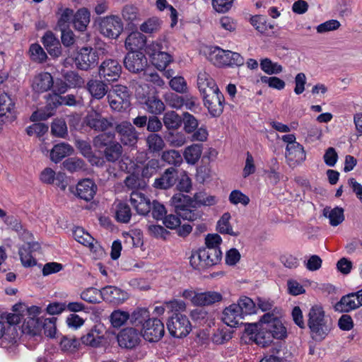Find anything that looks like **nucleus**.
<instances>
[{
    "mask_svg": "<svg viewBox=\"0 0 362 362\" xmlns=\"http://www.w3.org/2000/svg\"><path fill=\"white\" fill-rule=\"evenodd\" d=\"M259 322L260 328L255 334L254 341L257 345L262 347H267L273 342L275 338L269 330L264 329V323L260 321Z\"/></svg>",
    "mask_w": 362,
    "mask_h": 362,
    "instance_id": "f704fd0d",
    "label": "nucleus"
},
{
    "mask_svg": "<svg viewBox=\"0 0 362 362\" xmlns=\"http://www.w3.org/2000/svg\"><path fill=\"white\" fill-rule=\"evenodd\" d=\"M148 149L153 153H157L163 149L165 142L162 136L156 133L150 134L146 137Z\"/></svg>",
    "mask_w": 362,
    "mask_h": 362,
    "instance_id": "a19ab883",
    "label": "nucleus"
},
{
    "mask_svg": "<svg viewBox=\"0 0 362 362\" xmlns=\"http://www.w3.org/2000/svg\"><path fill=\"white\" fill-rule=\"evenodd\" d=\"M151 57L153 64L159 70L165 69L172 60L168 53L160 51L152 53Z\"/></svg>",
    "mask_w": 362,
    "mask_h": 362,
    "instance_id": "49530a36",
    "label": "nucleus"
},
{
    "mask_svg": "<svg viewBox=\"0 0 362 362\" xmlns=\"http://www.w3.org/2000/svg\"><path fill=\"white\" fill-rule=\"evenodd\" d=\"M53 78L48 72H42L36 75L33 81V89L37 93H44L53 86Z\"/></svg>",
    "mask_w": 362,
    "mask_h": 362,
    "instance_id": "5701e85b",
    "label": "nucleus"
},
{
    "mask_svg": "<svg viewBox=\"0 0 362 362\" xmlns=\"http://www.w3.org/2000/svg\"><path fill=\"white\" fill-rule=\"evenodd\" d=\"M261 69L269 75L278 74L283 70L282 66L276 62H273L271 59L265 58L260 62Z\"/></svg>",
    "mask_w": 362,
    "mask_h": 362,
    "instance_id": "13d9d810",
    "label": "nucleus"
},
{
    "mask_svg": "<svg viewBox=\"0 0 362 362\" xmlns=\"http://www.w3.org/2000/svg\"><path fill=\"white\" fill-rule=\"evenodd\" d=\"M167 328L171 336L182 338L186 337L191 331V324L186 315L174 314L168 320Z\"/></svg>",
    "mask_w": 362,
    "mask_h": 362,
    "instance_id": "20e7f679",
    "label": "nucleus"
},
{
    "mask_svg": "<svg viewBox=\"0 0 362 362\" xmlns=\"http://www.w3.org/2000/svg\"><path fill=\"white\" fill-rule=\"evenodd\" d=\"M251 24L257 30L259 33L265 34L269 29L273 28V25L267 23L266 19L262 16H255L250 18Z\"/></svg>",
    "mask_w": 362,
    "mask_h": 362,
    "instance_id": "338daca9",
    "label": "nucleus"
},
{
    "mask_svg": "<svg viewBox=\"0 0 362 362\" xmlns=\"http://www.w3.org/2000/svg\"><path fill=\"white\" fill-rule=\"evenodd\" d=\"M203 99L204 105L211 116L218 117L223 112L225 99L219 90L215 92L209 90V93Z\"/></svg>",
    "mask_w": 362,
    "mask_h": 362,
    "instance_id": "9b49d317",
    "label": "nucleus"
},
{
    "mask_svg": "<svg viewBox=\"0 0 362 362\" xmlns=\"http://www.w3.org/2000/svg\"><path fill=\"white\" fill-rule=\"evenodd\" d=\"M103 299L113 304H121L128 298L127 292L112 286H107L100 290Z\"/></svg>",
    "mask_w": 362,
    "mask_h": 362,
    "instance_id": "f3484780",
    "label": "nucleus"
},
{
    "mask_svg": "<svg viewBox=\"0 0 362 362\" xmlns=\"http://www.w3.org/2000/svg\"><path fill=\"white\" fill-rule=\"evenodd\" d=\"M81 341L75 337L64 336L60 341V347L64 352H75L80 349Z\"/></svg>",
    "mask_w": 362,
    "mask_h": 362,
    "instance_id": "5fc2aeb1",
    "label": "nucleus"
},
{
    "mask_svg": "<svg viewBox=\"0 0 362 362\" xmlns=\"http://www.w3.org/2000/svg\"><path fill=\"white\" fill-rule=\"evenodd\" d=\"M1 339V346L8 350L9 353L16 354L18 346V340L16 333L4 334Z\"/></svg>",
    "mask_w": 362,
    "mask_h": 362,
    "instance_id": "6e6d98bb",
    "label": "nucleus"
},
{
    "mask_svg": "<svg viewBox=\"0 0 362 362\" xmlns=\"http://www.w3.org/2000/svg\"><path fill=\"white\" fill-rule=\"evenodd\" d=\"M29 55L30 59L37 63H44L47 59V53L43 48L37 43L32 44L29 48Z\"/></svg>",
    "mask_w": 362,
    "mask_h": 362,
    "instance_id": "3c124183",
    "label": "nucleus"
},
{
    "mask_svg": "<svg viewBox=\"0 0 362 362\" xmlns=\"http://www.w3.org/2000/svg\"><path fill=\"white\" fill-rule=\"evenodd\" d=\"M122 15L130 27H135L141 21L138 8L132 5H126L122 9Z\"/></svg>",
    "mask_w": 362,
    "mask_h": 362,
    "instance_id": "2f4dec72",
    "label": "nucleus"
},
{
    "mask_svg": "<svg viewBox=\"0 0 362 362\" xmlns=\"http://www.w3.org/2000/svg\"><path fill=\"white\" fill-rule=\"evenodd\" d=\"M178 179V172L174 167L167 168L160 177L155 179L153 187L159 189H168L173 187Z\"/></svg>",
    "mask_w": 362,
    "mask_h": 362,
    "instance_id": "dca6fc26",
    "label": "nucleus"
},
{
    "mask_svg": "<svg viewBox=\"0 0 362 362\" xmlns=\"http://www.w3.org/2000/svg\"><path fill=\"white\" fill-rule=\"evenodd\" d=\"M86 88L94 99H102L108 91V86L102 80L91 78L86 86Z\"/></svg>",
    "mask_w": 362,
    "mask_h": 362,
    "instance_id": "b1692460",
    "label": "nucleus"
},
{
    "mask_svg": "<svg viewBox=\"0 0 362 362\" xmlns=\"http://www.w3.org/2000/svg\"><path fill=\"white\" fill-rule=\"evenodd\" d=\"M144 109L153 115H160L165 110V105L156 94L148 95L143 103Z\"/></svg>",
    "mask_w": 362,
    "mask_h": 362,
    "instance_id": "4be33fe9",
    "label": "nucleus"
},
{
    "mask_svg": "<svg viewBox=\"0 0 362 362\" xmlns=\"http://www.w3.org/2000/svg\"><path fill=\"white\" fill-rule=\"evenodd\" d=\"M147 58L142 52H129L124 57V67L132 73H139L146 71Z\"/></svg>",
    "mask_w": 362,
    "mask_h": 362,
    "instance_id": "ddd939ff",
    "label": "nucleus"
},
{
    "mask_svg": "<svg viewBox=\"0 0 362 362\" xmlns=\"http://www.w3.org/2000/svg\"><path fill=\"white\" fill-rule=\"evenodd\" d=\"M146 38L140 32H132L125 40V47L130 52H139L146 45Z\"/></svg>",
    "mask_w": 362,
    "mask_h": 362,
    "instance_id": "a878e982",
    "label": "nucleus"
},
{
    "mask_svg": "<svg viewBox=\"0 0 362 362\" xmlns=\"http://www.w3.org/2000/svg\"><path fill=\"white\" fill-rule=\"evenodd\" d=\"M202 153V144H192L185 148L184 158L187 163L194 165L199 160Z\"/></svg>",
    "mask_w": 362,
    "mask_h": 362,
    "instance_id": "c9c22d12",
    "label": "nucleus"
},
{
    "mask_svg": "<svg viewBox=\"0 0 362 362\" xmlns=\"http://www.w3.org/2000/svg\"><path fill=\"white\" fill-rule=\"evenodd\" d=\"M122 73V66L115 59L105 60L99 66L100 78L107 82H115L118 80Z\"/></svg>",
    "mask_w": 362,
    "mask_h": 362,
    "instance_id": "1a4fd4ad",
    "label": "nucleus"
},
{
    "mask_svg": "<svg viewBox=\"0 0 362 362\" xmlns=\"http://www.w3.org/2000/svg\"><path fill=\"white\" fill-rule=\"evenodd\" d=\"M4 223L18 233L21 234L23 233L22 235L23 240L33 238V234L23 228L21 221L16 217L8 216V218H5Z\"/></svg>",
    "mask_w": 362,
    "mask_h": 362,
    "instance_id": "4c0bfd02",
    "label": "nucleus"
},
{
    "mask_svg": "<svg viewBox=\"0 0 362 362\" xmlns=\"http://www.w3.org/2000/svg\"><path fill=\"white\" fill-rule=\"evenodd\" d=\"M90 13L86 8H79L74 14L73 24L76 30L83 32L90 23Z\"/></svg>",
    "mask_w": 362,
    "mask_h": 362,
    "instance_id": "cd10ccee",
    "label": "nucleus"
},
{
    "mask_svg": "<svg viewBox=\"0 0 362 362\" xmlns=\"http://www.w3.org/2000/svg\"><path fill=\"white\" fill-rule=\"evenodd\" d=\"M122 153V147L117 141L112 143L105 148V157L109 162H115L119 159Z\"/></svg>",
    "mask_w": 362,
    "mask_h": 362,
    "instance_id": "de8ad7c7",
    "label": "nucleus"
},
{
    "mask_svg": "<svg viewBox=\"0 0 362 362\" xmlns=\"http://www.w3.org/2000/svg\"><path fill=\"white\" fill-rule=\"evenodd\" d=\"M127 87L117 86L113 93H110L107 96L108 103L112 110L120 112L126 109L129 105Z\"/></svg>",
    "mask_w": 362,
    "mask_h": 362,
    "instance_id": "f8f14e48",
    "label": "nucleus"
},
{
    "mask_svg": "<svg viewBox=\"0 0 362 362\" xmlns=\"http://www.w3.org/2000/svg\"><path fill=\"white\" fill-rule=\"evenodd\" d=\"M161 159L163 161L174 165H178L182 161L180 152L176 150L163 151L161 156Z\"/></svg>",
    "mask_w": 362,
    "mask_h": 362,
    "instance_id": "774afa93",
    "label": "nucleus"
},
{
    "mask_svg": "<svg viewBox=\"0 0 362 362\" xmlns=\"http://www.w3.org/2000/svg\"><path fill=\"white\" fill-rule=\"evenodd\" d=\"M99 59L98 52L90 47H83L75 58L77 69L88 71L95 67Z\"/></svg>",
    "mask_w": 362,
    "mask_h": 362,
    "instance_id": "39448f33",
    "label": "nucleus"
},
{
    "mask_svg": "<svg viewBox=\"0 0 362 362\" xmlns=\"http://www.w3.org/2000/svg\"><path fill=\"white\" fill-rule=\"evenodd\" d=\"M238 310L242 313L243 317L245 315H252L255 313L256 303L251 298L244 296L240 298L238 303Z\"/></svg>",
    "mask_w": 362,
    "mask_h": 362,
    "instance_id": "09e8293b",
    "label": "nucleus"
},
{
    "mask_svg": "<svg viewBox=\"0 0 362 362\" xmlns=\"http://www.w3.org/2000/svg\"><path fill=\"white\" fill-rule=\"evenodd\" d=\"M129 319H130L129 313L121 310H114L110 316L111 325L115 328H119L124 325Z\"/></svg>",
    "mask_w": 362,
    "mask_h": 362,
    "instance_id": "603ef678",
    "label": "nucleus"
},
{
    "mask_svg": "<svg viewBox=\"0 0 362 362\" xmlns=\"http://www.w3.org/2000/svg\"><path fill=\"white\" fill-rule=\"evenodd\" d=\"M171 202L175 209V212L178 214L181 210L187 209L188 205L193 204V199L188 195L178 193L173 196Z\"/></svg>",
    "mask_w": 362,
    "mask_h": 362,
    "instance_id": "ea45409f",
    "label": "nucleus"
},
{
    "mask_svg": "<svg viewBox=\"0 0 362 362\" xmlns=\"http://www.w3.org/2000/svg\"><path fill=\"white\" fill-rule=\"evenodd\" d=\"M51 132L55 136L65 138L68 134L66 122L62 119L54 120L51 126Z\"/></svg>",
    "mask_w": 362,
    "mask_h": 362,
    "instance_id": "680f3d73",
    "label": "nucleus"
},
{
    "mask_svg": "<svg viewBox=\"0 0 362 362\" xmlns=\"http://www.w3.org/2000/svg\"><path fill=\"white\" fill-rule=\"evenodd\" d=\"M197 86L203 97L206 96L207 93H209V90L213 92L219 90L215 81L205 71L200 72L198 74Z\"/></svg>",
    "mask_w": 362,
    "mask_h": 362,
    "instance_id": "393cba45",
    "label": "nucleus"
},
{
    "mask_svg": "<svg viewBox=\"0 0 362 362\" xmlns=\"http://www.w3.org/2000/svg\"><path fill=\"white\" fill-rule=\"evenodd\" d=\"M73 236L77 242L85 246H93V238L82 228H76L73 231Z\"/></svg>",
    "mask_w": 362,
    "mask_h": 362,
    "instance_id": "4d7b16f0",
    "label": "nucleus"
},
{
    "mask_svg": "<svg viewBox=\"0 0 362 362\" xmlns=\"http://www.w3.org/2000/svg\"><path fill=\"white\" fill-rule=\"evenodd\" d=\"M124 182L126 187L132 192H138V189H144L147 185L142 177L140 178L138 175L134 173L128 175Z\"/></svg>",
    "mask_w": 362,
    "mask_h": 362,
    "instance_id": "a18cd8bd",
    "label": "nucleus"
},
{
    "mask_svg": "<svg viewBox=\"0 0 362 362\" xmlns=\"http://www.w3.org/2000/svg\"><path fill=\"white\" fill-rule=\"evenodd\" d=\"M101 339L100 332L95 328L91 329L86 334L81 337V341L83 344L92 347L99 346Z\"/></svg>",
    "mask_w": 362,
    "mask_h": 362,
    "instance_id": "864d4df0",
    "label": "nucleus"
},
{
    "mask_svg": "<svg viewBox=\"0 0 362 362\" xmlns=\"http://www.w3.org/2000/svg\"><path fill=\"white\" fill-rule=\"evenodd\" d=\"M163 97L166 103L172 108L180 109L184 106V96L168 92Z\"/></svg>",
    "mask_w": 362,
    "mask_h": 362,
    "instance_id": "e2e57ef3",
    "label": "nucleus"
},
{
    "mask_svg": "<svg viewBox=\"0 0 362 362\" xmlns=\"http://www.w3.org/2000/svg\"><path fill=\"white\" fill-rule=\"evenodd\" d=\"M150 313L148 310L146 308H136L130 315V320L132 324L136 326L141 325L144 326V324L151 319Z\"/></svg>",
    "mask_w": 362,
    "mask_h": 362,
    "instance_id": "37998d69",
    "label": "nucleus"
},
{
    "mask_svg": "<svg viewBox=\"0 0 362 362\" xmlns=\"http://www.w3.org/2000/svg\"><path fill=\"white\" fill-rule=\"evenodd\" d=\"M260 322L264 323V329L269 330L275 339H282L286 337V327L281 320L274 314L269 313L264 314L261 317Z\"/></svg>",
    "mask_w": 362,
    "mask_h": 362,
    "instance_id": "6e6552de",
    "label": "nucleus"
},
{
    "mask_svg": "<svg viewBox=\"0 0 362 362\" xmlns=\"http://www.w3.org/2000/svg\"><path fill=\"white\" fill-rule=\"evenodd\" d=\"M305 132L303 134L305 136V140L308 142H313L320 139L322 135V129L315 124H310L304 129Z\"/></svg>",
    "mask_w": 362,
    "mask_h": 362,
    "instance_id": "69168bd1",
    "label": "nucleus"
},
{
    "mask_svg": "<svg viewBox=\"0 0 362 362\" xmlns=\"http://www.w3.org/2000/svg\"><path fill=\"white\" fill-rule=\"evenodd\" d=\"M323 215L329 218V224L332 226H337L344 220V209L339 206L333 209L326 206L323 209Z\"/></svg>",
    "mask_w": 362,
    "mask_h": 362,
    "instance_id": "7c9ffc66",
    "label": "nucleus"
},
{
    "mask_svg": "<svg viewBox=\"0 0 362 362\" xmlns=\"http://www.w3.org/2000/svg\"><path fill=\"white\" fill-rule=\"evenodd\" d=\"M73 151V148L69 144L63 142L56 144L50 151V159L57 163L66 156L71 155Z\"/></svg>",
    "mask_w": 362,
    "mask_h": 362,
    "instance_id": "c85d7f7f",
    "label": "nucleus"
},
{
    "mask_svg": "<svg viewBox=\"0 0 362 362\" xmlns=\"http://www.w3.org/2000/svg\"><path fill=\"white\" fill-rule=\"evenodd\" d=\"M231 216L230 213H224L217 222V230L221 234H228L232 236H238V233L233 230V227L230 223Z\"/></svg>",
    "mask_w": 362,
    "mask_h": 362,
    "instance_id": "e433bc0d",
    "label": "nucleus"
},
{
    "mask_svg": "<svg viewBox=\"0 0 362 362\" xmlns=\"http://www.w3.org/2000/svg\"><path fill=\"white\" fill-rule=\"evenodd\" d=\"M41 41L51 57L57 58L61 55L62 47L59 40L52 32L47 31L42 36Z\"/></svg>",
    "mask_w": 362,
    "mask_h": 362,
    "instance_id": "412c9836",
    "label": "nucleus"
},
{
    "mask_svg": "<svg viewBox=\"0 0 362 362\" xmlns=\"http://www.w3.org/2000/svg\"><path fill=\"white\" fill-rule=\"evenodd\" d=\"M235 303H233L226 307L223 311V322L230 327H238L239 324H242L240 321L244 317L242 315V313H240Z\"/></svg>",
    "mask_w": 362,
    "mask_h": 362,
    "instance_id": "aec40b11",
    "label": "nucleus"
},
{
    "mask_svg": "<svg viewBox=\"0 0 362 362\" xmlns=\"http://www.w3.org/2000/svg\"><path fill=\"white\" fill-rule=\"evenodd\" d=\"M98 24L100 33L110 39H117L123 31L122 20L115 15L100 18Z\"/></svg>",
    "mask_w": 362,
    "mask_h": 362,
    "instance_id": "7ed1b4c3",
    "label": "nucleus"
},
{
    "mask_svg": "<svg viewBox=\"0 0 362 362\" xmlns=\"http://www.w3.org/2000/svg\"><path fill=\"white\" fill-rule=\"evenodd\" d=\"M362 306V288L355 293L343 296L334 305L336 311L349 313Z\"/></svg>",
    "mask_w": 362,
    "mask_h": 362,
    "instance_id": "9d476101",
    "label": "nucleus"
},
{
    "mask_svg": "<svg viewBox=\"0 0 362 362\" xmlns=\"http://www.w3.org/2000/svg\"><path fill=\"white\" fill-rule=\"evenodd\" d=\"M210 58L217 66H240L244 64V58L238 52L225 50L218 47L210 53Z\"/></svg>",
    "mask_w": 362,
    "mask_h": 362,
    "instance_id": "f03ea898",
    "label": "nucleus"
},
{
    "mask_svg": "<svg viewBox=\"0 0 362 362\" xmlns=\"http://www.w3.org/2000/svg\"><path fill=\"white\" fill-rule=\"evenodd\" d=\"M64 78L69 87L78 88L84 84L83 78L76 71H69L66 72Z\"/></svg>",
    "mask_w": 362,
    "mask_h": 362,
    "instance_id": "0e129e2a",
    "label": "nucleus"
},
{
    "mask_svg": "<svg viewBox=\"0 0 362 362\" xmlns=\"http://www.w3.org/2000/svg\"><path fill=\"white\" fill-rule=\"evenodd\" d=\"M160 169V162L158 159L151 158L148 160L142 167L141 175L144 180H149L153 175L157 173Z\"/></svg>",
    "mask_w": 362,
    "mask_h": 362,
    "instance_id": "79ce46f5",
    "label": "nucleus"
},
{
    "mask_svg": "<svg viewBox=\"0 0 362 362\" xmlns=\"http://www.w3.org/2000/svg\"><path fill=\"white\" fill-rule=\"evenodd\" d=\"M308 326L312 339L316 341H322L332 329V323L325 318V311L319 305H314L310 309Z\"/></svg>",
    "mask_w": 362,
    "mask_h": 362,
    "instance_id": "f257e3e1",
    "label": "nucleus"
},
{
    "mask_svg": "<svg viewBox=\"0 0 362 362\" xmlns=\"http://www.w3.org/2000/svg\"><path fill=\"white\" fill-rule=\"evenodd\" d=\"M76 194L81 199L86 202L92 200L97 191V185L90 179H84L78 182Z\"/></svg>",
    "mask_w": 362,
    "mask_h": 362,
    "instance_id": "a211bd4d",
    "label": "nucleus"
},
{
    "mask_svg": "<svg viewBox=\"0 0 362 362\" xmlns=\"http://www.w3.org/2000/svg\"><path fill=\"white\" fill-rule=\"evenodd\" d=\"M141 334L133 327L122 329L117 335V341L122 348L133 349L141 341Z\"/></svg>",
    "mask_w": 362,
    "mask_h": 362,
    "instance_id": "4468645a",
    "label": "nucleus"
},
{
    "mask_svg": "<svg viewBox=\"0 0 362 362\" xmlns=\"http://www.w3.org/2000/svg\"><path fill=\"white\" fill-rule=\"evenodd\" d=\"M201 256L205 258L206 264L211 267L219 263L221 259L222 252L220 248H201Z\"/></svg>",
    "mask_w": 362,
    "mask_h": 362,
    "instance_id": "473e14b6",
    "label": "nucleus"
},
{
    "mask_svg": "<svg viewBox=\"0 0 362 362\" xmlns=\"http://www.w3.org/2000/svg\"><path fill=\"white\" fill-rule=\"evenodd\" d=\"M115 128L123 145L129 146H136L139 139V134L131 122L123 121L117 124Z\"/></svg>",
    "mask_w": 362,
    "mask_h": 362,
    "instance_id": "0eeeda50",
    "label": "nucleus"
},
{
    "mask_svg": "<svg viewBox=\"0 0 362 362\" xmlns=\"http://www.w3.org/2000/svg\"><path fill=\"white\" fill-rule=\"evenodd\" d=\"M163 124L168 129H177L182 124V119L175 111H168L163 118Z\"/></svg>",
    "mask_w": 362,
    "mask_h": 362,
    "instance_id": "8fccbe9b",
    "label": "nucleus"
},
{
    "mask_svg": "<svg viewBox=\"0 0 362 362\" xmlns=\"http://www.w3.org/2000/svg\"><path fill=\"white\" fill-rule=\"evenodd\" d=\"M112 118L103 117L97 111H91L85 117V123L90 128L97 132H105L113 126Z\"/></svg>",
    "mask_w": 362,
    "mask_h": 362,
    "instance_id": "2eb2a0df",
    "label": "nucleus"
},
{
    "mask_svg": "<svg viewBox=\"0 0 362 362\" xmlns=\"http://www.w3.org/2000/svg\"><path fill=\"white\" fill-rule=\"evenodd\" d=\"M203 211L198 208V206L193 202V204L188 205L187 209L181 210L177 214L182 218L189 221H194L200 220L203 216Z\"/></svg>",
    "mask_w": 362,
    "mask_h": 362,
    "instance_id": "72a5a7b5",
    "label": "nucleus"
},
{
    "mask_svg": "<svg viewBox=\"0 0 362 362\" xmlns=\"http://www.w3.org/2000/svg\"><path fill=\"white\" fill-rule=\"evenodd\" d=\"M286 158L291 164L299 163L305 160L306 154L303 146L298 143L286 148Z\"/></svg>",
    "mask_w": 362,
    "mask_h": 362,
    "instance_id": "bb28decb",
    "label": "nucleus"
},
{
    "mask_svg": "<svg viewBox=\"0 0 362 362\" xmlns=\"http://www.w3.org/2000/svg\"><path fill=\"white\" fill-rule=\"evenodd\" d=\"M64 168L70 173H75L85 170V163L82 159L69 158L62 163Z\"/></svg>",
    "mask_w": 362,
    "mask_h": 362,
    "instance_id": "052dcab7",
    "label": "nucleus"
},
{
    "mask_svg": "<svg viewBox=\"0 0 362 362\" xmlns=\"http://www.w3.org/2000/svg\"><path fill=\"white\" fill-rule=\"evenodd\" d=\"M223 296L221 293L216 291H206L198 293L197 298V306H208L215 303L221 301Z\"/></svg>",
    "mask_w": 362,
    "mask_h": 362,
    "instance_id": "c756f323",
    "label": "nucleus"
},
{
    "mask_svg": "<svg viewBox=\"0 0 362 362\" xmlns=\"http://www.w3.org/2000/svg\"><path fill=\"white\" fill-rule=\"evenodd\" d=\"M132 211L129 206L125 202H119L115 208V217L117 221L127 223L130 221Z\"/></svg>",
    "mask_w": 362,
    "mask_h": 362,
    "instance_id": "c03bdc74",
    "label": "nucleus"
},
{
    "mask_svg": "<svg viewBox=\"0 0 362 362\" xmlns=\"http://www.w3.org/2000/svg\"><path fill=\"white\" fill-rule=\"evenodd\" d=\"M144 339L149 342H157L165 334L164 325L156 317L148 319L141 330Z\"/></svg>",
    "mask_w": 362,
    "mask_h": 362,
    "instance_id": "423d86ee",
    "label": "nucleus"
},
{
    "mask_svg": "<svg viewBox=\"0 0 362 362\" xmlns=\"http://www.w3.org/2000/svg\"><path fill=\"white\" fill-rule=\"evenodd\" d=\"M115 136L114 132L102 133L94 138V146L98 148H106L115 141Z\"/></svg>",
    "mask_w": 362,
    "mask_h": 362,
    "instance_id": "bf43d9fd",
    "label": "nucleus"
},
{
    "mask_svg": "<svg viewBox=\"0 0 362 362\" xmlns=\"http://www.w3.org/2000/svg\"><path fill=\"white\" fill-rule=\"evenodd\" d=\"M130 202L136 212L140 215H146L151 211V202L143 193L132 192Z\"/></svg>",
    "mask_w": 362,
    "mask_h": 362,
    "instance_id": "6ab92c4d",
    "label": "nucleus"
},
{
    "mask_svg": "<svg viewBox=\"0 0 362 362\" xmlns=\"http://www.w3.org/2000/svg\"><path fill=\"white\" fill-rule=\"evenodd\" d=\"M193 202L198 206H211L217 204L218 199L216 196L208 194L205 192H199L194 194Z\"/></svg>",
    "mask_w": 362,
    "mask_h": 362,
    "instance_id": "58836bf2",
    "label": "nucleus"
}]
</instances>
